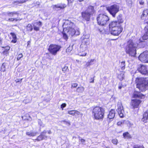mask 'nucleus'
<instances>
[{
  "label": "nucleus",
  "mask_w": 148,
  "mask_h": 148,
  "mask_svg": "<svg viewBox=\"0 0 148 148\" xmlns=\"http://www.w3.org/2000/svg\"><path fill=\"white\" fill-rule=\"evenodd\" d=\"M137 87L142 92L144 91L148 88V78H138L136 80Z\"/></svg>",
  "instance_id": "f257e3e1"
},
{
  "label": "nucleus",
  "mask_w": 148,
  "mask_h": 148,
  "mask_svg": "<svg viewBox=\"0 0 148 148\" xmlns=\"http://www.w3.org/2000/svg\"><path fill=\"white\" fill-rule=\"evenodd\" d=\"M104 110L102 108L96 107L92 110V114L95 119H99L103 117Z\"/></svg>",
  "instance_id": "f03ea898"
},
{
  "label": "nucleus",
  "mask_w": 148,
  "mask_h": 148,
  "mask_svg": "<svg viewBox=\"0 0 148 148\" xmlns=\"http://www.w3.org/2000/svg\"><path fill=\"white\" fill-rule=\"evenodd\" d=\"M106 10L111 14L112 16L115 17L116 14L118 12L119 9V7L116 4H114L110 6L106 7Z\"/></svg>",
  "instance_id": "7ed1b4c3"
},
{
  "label": "nucleus",
  "mask_w": 148,
  "mask_h": 148,
  "mask_svg": "<svg viewBox=\"0 0 148 148\" xmlns=\"http://www.w3.org/2000/svg\"><path fill=\"white\" fill-rule=\"evenodd\" d=\"M97 22L99 25H103L106 24L109 21L108 17L104 14H100L97 18Z\"/></svg>",
  "instance_id": "20e7f679"
},
{
  "label": "nucleus",
  "mask_w": 148,
  "mask_h": 148,
  "mask_svg": "<svg viewBox=\"0 0 148 148\" xmlns=\"http://www.w3.org/2000/svg\"><path fill=\"white\" fill-rule=\"evenodd\" d=\"M61 47L60 46L56 45H51L48 49L50 52L53 55H56Z\"/></svg>",
  "instance_id": "39448f33"
},
{
  "label": "nucleus",
  "mask_w": 148,
  "mask_h": 148,
  "mask_svg": "<svg viewBox=\"0 0 148 148\" xmlns=\"http://www.w3.org/2000/svg\"><path fill=\"white\" fill-rule=\"evenodd\" d=\"M138 45V43H134L130 41V55L134 56L136 53V48Z\"/></svg>",
  "instance_id": "423d86ee"
},
{
  "label": "nucleus",
  "mask_w": 148,
  "mask_h": 148,
  "mask_svg": "<svg viewBox=\"0 0 148 148\" xmlns=\"http://www.w3.org/2000/svg\"><path fill=\"white\" fill-rule=\"evenodd\" d=\"M139 59L143 62H148V51H145L141 53L138 57Z\"/></svg>",
  "instance_id": "0eeeda50"
},
{
  "label": "nucleus",
  "mask_w": 148,
  "mask_h": 148,
  "mask_svg": "<svg viewBox=\"0 0 148 148\" xmlns=\"http://www.w3.org/2000/svg\"><path fill=\"white\" fill-rule=\"evenodd\" d=\"M111 30V33L114 36L118 35L122 31L123 29L121 26L110 29Z\"/></svg>",
  "instance_id": "6e6552de"
},
{
  "label": "nucleus",
  "mask_w": 148,
  "mask_h": 148,
  "mask_svg": "<svg viewBox=\"0 0 148 148\" xmlns=\"http://www.w3.org/2000/svg\"><path fill=\"white\" fill-rule=\"evenodd\" d=\"M87 49V45L86 44L83 43L81 44L80 46V52L79 53V55L80 56H85L86 54V53L85 51Z\"/></svg>",
  "instance_id": "1a4fd4ad"
},
{
  "label": "nucleus",
  "mask_w": 148,
  "mask_h": 148,
  "mask_svg": "<svg viewBox=\"0 0 148 148\" xmlns=\"http://www.w3.org/2000/svg\"><path fill=\"white\" fill-rule=\"evenodd\" d=\"M66 5L64 3H60L52 6L53 9L55 10L58 11L66 8Z\"/></svg>",
  "instance_id": "9d476101"
},
{
  "label": "nucleus",
  "mask_w": 148,
  "mask_h": 148,
  "mask_svg": "<svg viewBox=\"0 0 148 148\" xmlns=\"http://www.w3.org/2000/svg\"><path fill=\"white\" fill-rule=\"evenodd\" d=\"M116 110L121 117H122L123 116V108L122 106V104L121 102H118L117 104V108Z\"/></svg>",
  "instance_id": "9b49d317"
},
{
  "label": "nucleus",
  "mask_w": 148,
  "mask_h": 148,
  "mask_svg": "<svg viewBox=\"0 0 148 148\" xmlns=\"http://www.w3.org/2000/svg\"><path fill=\"white\" fill-rule=\"evenodd\" d=\"M64 31L69 36H72L74 35V29L70 27L67 28H64Z\"/></svg>",
  "instance_id": "f8f14e48"
},
{
  "label": "nucleus",
  "mask_w": 148,
  "mask_h": 148,
  "mask_svg": "<svg viewBox=\"0 0 148 148\" xmlns=\"http://www.w3.org/2000/svg\"><path fill=\"white\" fill-rule=\"evenodd\" d=\"M141 101L138 99H133L132 100V106L133 107V108H136L138 107V106L141 103Z\"/></svg>",
  "instance_id": "ddd939ff"
},
{
  "label": "nucleus",
  "mask_w": 148,
  "mask_h": 148,
  "mask_svg": "<svg viewBox=\"0 0 148 148\" xmlns=\"http://www.w3.org/2000/svg\"><path fill=\"white\" fill-rule=\"evenodd\" d=\"M138 70L143 74H146L147 73L146 67L145 66L140 65L138 67Z\"/></svg>",
  "instance_id": "4468645a"
},
{
  "label": "nucleus",
  "mask_w": 148,
  "mask_h": 148,
  "mask_svg": "<svg viewBox=\"0 0 148 148\" xmlns=\"http://www.w3.org/2000/svg\"><path fill=\"white\" fill-rule=\"evenodd\" d=\"M81 14L82 18L85 20L87 21L89 20L90 15L88 12L86 11L82 12Z\"/></svg>",
  "instance_id": "2eb2a0df"
},
{
  "label": "nucleus",
  "mask_w": 148,
  "mask_h": 148,
  "mask_svg": "<svg viewBox=\"0 0 148 148\" xmlns=\"http://www.w3.org/2000/svg\"><path fill=\"white\" fill-rule=\"evenodd\" d=\"M132 97L134 98H140L141 99H144L145 96L142 94L140 92L135 91Z\"/></svg>",
  "instance_id": "dca6fc26"
},
{
  "label": "nucleus",
  "mask_w": 148,
  "mask_h": 148,
  "mask_svg": "<svg viewBox=\"0 0 148 148\" xmlns=\"http://www.w3.org/2000/svg\"><path fill=\"white\" fill-rule=\"evenodd\" d=\"M121 25L117 21H113L109 24L110 29H112L114 28L118 27H121Z\"/></svg>",
  "instance_id": "f3484780"
},
{
  "label": "nucleus",
  "mask_w": 148,
  "mask_h": 148,
  "mask_svg": "<svg viewBox=\"0 0 148 148\" xmlns=\"http://www.w3.org/2000/svg\"><path fill=\"white\" fill-rule=\"evenodd\" d=\"M46 132L45 131H44L43 132L41 133L37 138V140L38 141L42 140L44 139H45L47 138V136H46Z\"/></svg>",
  "instance_id": "a211bd4d"
},
{
  "label": "nucleus",
  "mask_w": 148,
  "mask_h": 148,
  "mask_svg": "<svg viewBox=\"0 0 148 148\" xmlns=\"http://www.w3.org/2000/svg\"><path fill=\"white\" fill-rule=\"evenodd\" d=\"M142 121L145 123L148 122V112H146L144 114Z\"/></svg>",
  "instance_id": "6ab92c4d"
},
{
  "label": "nucleus",
  "mask_w": 148,
  "mask_h": 148,
  "mask_svg": "<svg viewBox=\"0 0 148 148\" xmlns=\"http://www.w3.org/2000/svg\"><path fill=\"white\" fill-rule=\"evenodd\" d=\"M115 115V112L114 110L112 109L110 112L108 118L110 119H113Z\"/></svg>",
  "instance_id": "aec40b11"
},
{
  "label": "nucleus",
  "mask_w": 148,
  "mask_h": 148,
  "mask_svg": "<svg viewBox=\"0 0 148 148\" xmlns=\"http://www.w3.org/2000/svg\"><path fill=\"white\" fill-rule=\"evenodd\" d=\"M86 11L88 12L90 15L93 14L94 12L93 7L91 6H89L87 10Z\"/></svg>",
  "instance_id": "412c9836"
},
{
  "label": "nucleus",
  "mask_w": 148,
  "mask_h": 148,
  "mask_svg": "<svg viewBox=\"0 0 148 148\" xmlns=\"http://www.w3.org/2000/svg\"><path fill=\"white\" fill-rule=\"evenodd\" d=\"M118 21H117V22L119 23L120 24L122 23L123 22V20L122 18V15L120 14L117 17Z\"/></svg>",
  "instance_id": "4be33fe9"
},
{
  "label": "nucleus",
  "mask_w": 148,
  "mask_h": 148,
  "mask_svg": "<svg viewBox=\"0 0 148 148\" xmlns=\"http://www.w3.org/2000/svg\"><path fill=\"white\" fill-rule=\"evenodd\" d=\"M37 132H26V135L29 136H35L37 134Z\"/></svg>",
  "instance_id": "5701e85b"
},
{
  "label": "nucleus",
  "mask_w": 148,
  "mask_h": 148,
  "mask_svg": "<svg viewBox=\"0 0 148 148\" xmlns=\"http://www.w3.org/2000/svg\"><path fill=\"white\" fill-rule=\"evenodd\" d=\"M33 29V27L30 24H29L26 27V29L28 32H31Z\"/></svg>",
  "instance_id": "b1692460"
},
{
  "label": "nucleus",
  "mask_w": 148,
  "mask_h": 148,
  "mask_svg": "<svg viewBox=\"0 0 148 148\" xmlns=\"http://www.w3.org/2000/svg\"><path fill=\"white\" fill-rule=\"evenodd\" d=\"M124 77V72L122 71L121 73L118 76V77L120 80H122Z\"/></svg>",
  "instance_id": "393cba45"
},
{
  "label": "nucleus",
  "mask_w": 148,
  "mask_h": 148,
  "mask_svg": "<svg viewBox=\"0 0 148 148\" xmlns=\"http://www.w3.org/2000/svg\"><path fill=\"white\" fill-rule=\"evenodd\" d=\"M123 138L125 139H128L130 138V134L128 132H125L123 134Z\"/></svg>",
  "instance_id": "a878e982"
},
{
  "label": "nucleus",
  "mask_w": 148,
  "mask_h": 148,
  "mask_svg": "<svg viewBox=\"0 0 148 148\" xmlns=\"http://www.w3.org/2000/svg\"><path fill=\"white\" fill-rule=\"evenodd\" d=\"M28 0H22V1H21L20 0H18L17 1H15L14 4L16 5H17L19 3H23L25 2Z\"/></svg>",
  "instance_id": "bb28decb"
},
{
  "label": "nucleus",
  "mask_w": 148,
  "mask_h": 148,
  "mask_svg": "<svg viewBox=\"0 0 148 148\" xmlns=\"http://www.w3.org/2000/svg\"><path fill=\"white\" fill-rule=\"evenodd\" d=\"M125 51L127 53L130 54V43L128 42H127V45L125 47Z\"/></svg>",
  "instance_id": "cd10ccee"
},
{
  "label": "nucleus",
  "mask_w": 148,
  "mask_h": 148,
  "mask_svg": "<svg viewBox=\"0 0 148 148\" xmlns=\"http://www.w3.org/2000/svg\"><path fill=\"white\" fill-rule=\"evenodd\" d=\"M148 14V10H145L143 11V13L141 16V18L146 16Z\"/></svg>",
  "instance_id": "c85d7f7f"
},
{
  "label": "nucleus",
  "mask_w": 148,
  "mask_h": 148,
  "mask_svg": "<svg viewBox=\"0 0 148 148\" xmlns=\"http://www.w3.org/2000/svg\"><path fill=\"white\" fill-rule=\"evenodd\" d=\"M84 90V88L82 86H81L78 87L77 89V91L78 92H83Z\"/></svg>",
  "instance_id": "c756f323"
},
{
  "label": "nucleus",
  "mask_w": 148,
  "mask_h": 148,
  "mask_svg": "<svg viewBox=\"0 0 148 148\" xmlns=\"http://www.w3.org/2000/svg\"><path fill=\"white\" fill-rule=\"evenodd\" d=\"M8 15L10 16H13L14 14H17L18 13L17 12H8Z\"/></svg>",
  "instance_id": "7c9ffc66"
},
{
  "label": "nucleus",
  "mask_w": 148,
  "mask_h": 148,
  "mask_svg": "<svg viewBox=\"0 0 148 148\" xmlns=\"http://www.w3.org/2000/svg\"><path fill=\"white\" fill-rule=\"evenodd\" d=\"M125 61H122L121 62L120 67L121 70H123L125 68Z\"/></svg>",
  "instance_id": "2f4dec72"
},
{
  "label": "nucleus",
  "mask_w": 148,
  "mask_h": 148,
  "mask_svg": "<svg viewBox=\"0 0 148 148\" xmlns=\"http://www.w3.org/2000/svg\"><path fill=\"white\" fill-rule=\"evenodd\" d=\"M69 70L68 66H65L62 68V71L64 73H65L66 71H68Z\"/></svg>",
  "instance_id": "473e14b6"
},
{
  "label": "nucleus",
  "mask_w": 148,
  "mask_h": 148,
  "mask_svg": "<svg viewBox=\"0 0 148 148\" xmlns=\"http://www.w3.org/2000/svg\"><path fill=\"white\" fill-rule=\"evenodd\" d=\"M63 38L66 40H67L68 38V37L69 36L66 33H65L63 31Z\"/></svg>",
  "instance_id": "72a5a7b5"
},
{
  "label": "nucleus",
  "mask_w": 148,
  "mask_h": 148,
  "mask_svg": "<svg viewBox=\"0 0 148 148\" xmlns=\"http://www.w3.org/2000/svg\"><path fill=\"white\" fill-rule=\"evenodd\" d=\"M68 113L70 114H71L73 115H75V110H72L68 111Z\"/></svg>",
  "instance_id": "f704fd0d"
},
{
  "label": "nucleus",
  "mask_w": 148,
  "mask_h": 148,
  "mask_svg": "<svg viewBox=\"0 0 148 148\" xmlns=\"http://www.w3.org/2000/svg\"><path fill=\"white\" fill-rule=\"evenodd\" d=\"M125 85H124L122 84V82H120L119 84L118 88L119 89H121L122 88L124 87Z\"/></svg>",
  "instance_id": "c9c22d12"
},
{
  "label": "nucleus",
  "mask_w": 148,
  "mask_h": 148,
  "mask_svg": "<svg viewBox=\"0 0 148 148\" xmlns=\"http://www.w3.org/2000/svg\"><path fill=\"white\" fill-rule=\"evenodd\" d=\"M33 27L34 29L36 31H38L39 30V27H37L36 25H35V24L33 25Z\"/></svg>",
  "instance_id": "e433bc0d"
},
{
  "label": "nucleus",
  "mask_w": 148,
  "mask_h": 148,
  "mask_svg": "<svg viewBox=\"0 0 148 148\" xmlns=\"http://www.w3.org/2000/svg\"><path fill=\"white\" fill-rule=\"evenodd\" d=\"M34 24H35V25H36L38 26L39 27H41L42 25V22L40 21L35 23Z\"/></svg>",
  "instance_id": "4c0bfd02"
},
{
  "label": "nucleus",
  "mask_w": 148,
  "mask_h": 148,
  "mask_svg": "<svg viewBox=\"0 0 148 148\" xmlns=\"http://www.w3.org/2000/svg\"><path fill=\"white\" fill-rule=\"evenodd\" d=\"M124 121H125L124 120H121V121H120L117 123V124L118 126H121V125L124 123Z\"/></svg>",
  "instance_id": "58836bf2"
},
{
  "label": "nucleus",
  "mask_w": 148,
  "mask_h": 148,
  "mask_svg": "<svg viewBox=\"0 0 148 148\" xmlns=\"http://www.w3.org/2000/svg\"><path fill=\"white\" fill-rule=\"evenodd\" d=\"M38 124L42 127H44L45 126L44 124L40 120H38Z\"/></svg>",
  "instance_id": "ea45409f"
},
{
  "label": "nucleus",
  "mask_w": 148,
  "mask_h": 148,
  "mask_svg": "<svg viewBox=\"0 0 148 148\" xmlns=\"http://www.w3.org/2000/svg\"><path fill=\"white\" fill-rule=\"evenodd\" d=\"M72 50V48L69 47L66 49V52L68 53H69Z\"/></svg>",
  "instance_id": "a19ab883"
},
{
  "label": "nucleus",
  "mask_w": 148,
  "mask_h": 148,
  "mask_svg": "<svg viewBox=\"0 0 148 148\" xmlns=\"http://www.w3.org/2000/svg\"><path fill=\"white\" fill-rule=\"evenodd\" d=\"M76 114L77 115H80L81 116H83V114L82 113L77 111L75 110V114Z\"/></svg>",
  "instance_id": "79ce46f5"
},
{
  "label": "nucleus",
  "mask_w": 148,
  "mask_h": 148,
  "mask_svg": "<svg viewBox=\"0 0 148 148\" xmlns=\"http://www.w3.org/2000/svg\"><path fill=\"white\" fill-rule=\"evenodd\" d=\"M117 142V140L116 139H114L112 140V142L114 144L116 145Z\"/></svg>",
  "instance_id": "37998d69"
},
{
  "label": "nucleus",
  "mask_w": 148,
  "mask_h": 148,
  "mask_svg": "<svg viewBox=\"0 0 148 148\" xmlns=\"http://www.w3.org/2000/svg\"><path fill=\"white\" fill-rule=\"evenodd\" d=\"M74 35H78L79 34L80 32L78 30H75L74 29Z\"/></svg>",
  "instance_id": "c03bdc74"
},
{
  "label": "nucleus",
  "mask_w": 148,
  "mask_h": 148,
  "mask_svg": "<svg viewBox=\"0 0 148 148\" xmlns=\"http://www.w3.org/2000/svg\"><path fill=\"white\" fill-rule=\"evenodd\" d=\"M10 34L12 36L13 38H16V36L14 33L11 32Z\"/></svg>",
  "instance_id": "a18cd8bd"
},
{
  "label": "nucleus",
  "mask_w": 148,
  "mask_h": 148,
  "mask_svg": "<svg viewBox=\"0 0 148 148\" xmlns=\"http://www.w3.org/2000/svg\"><path fill=\"white\" fill-rule=\"evenodd\" d=\"M133 148H144L143 146H139L138 145H135Z\"/></svg>",
  "instance_id": "49530a36"
},
{
  "label": "nucleus",
  "mask_w": 148,
  "mask_h": 148,
  "mask_svg": "<svg viewBox=\"0 0 148 148\" xmlns=\"http://www.w3.org/2000/svg\"><path fill=\"white\" fill-rule=\"evenodd\" d=\"M66 104L65 103H62L61 106V108L62 109V110H63V108L66 107Z\"/></svg>",
  "instance_id": "de8ad7c7"
},
{
  "label": "nucleus",
  "mask_w": 148,
  "mask_h": 148,
  "mask_svg": "<svg viewBox=\"0 0 148 148\" xmlns=\"http://www.w3.org/2000/svg\"><path fill=\"white\" fill-rule=\"evenodd\" d=\"M23 57V55L22 54H20L18 55L17 58V60H19L21 58Z\"/></svg>",
  "instance_id": "09e8293b"
},
{
  "label": "nucleus",
  "mask_w": 148,
  "mask_h": 148,
  "mask_svg": "<svg viewBox=\"0 0 148 148\" xmlns=\"http://www.w3.org/2000/svg\"><path fill=\"white\" fill-rule=\"evenodd\" d=\"M78 84L76 83H73L71 85V88H75L77 87V86Z\"/></svg>",
  "instance_id": "8fccbe9b"
},
{
  "label": "nucleus",
  "mask_w": 148,
  "mask_h": 148,
  "mask_svg": "<svg viewBox=\"0 0 148 148\" xmlns=\"http://www.w3.org/2000/svg\"><path fill=\"white\" fill-rule=\"evenodd\" d=\"M30 101L31 100H27V99H25L23 101V102L25 103H26L30 102Z\"/></svg>",
  "instance_id": "3c124183"
},
{
  "label": "nucleus",
  "mask_w": 148,
  "mask_h": 148,
  "mask_svg": "<svg viewBox=\"0 0 148 148\" xmlns=\"http://www.w3.org/2000/svg\"><path fill=\"white\" fill-rule=\"evenodd\" d=\"M79 140H81V142L82 143H83L85 141L84 139H81V137L79 136Z\"/></svg>",
  "instance_id": "603ef678"
},
{
  "label": "nucleus",
  "mask_w": 148,
  "mask_h": 148,
  "mask_svg": "<svg viewBox=\"0 0 148 148\" xmlns=\"http://www.w3.org/2000/svg\"><path fill=\"white\" fill-rule=\"evenodd\" d=\"M1 67L3 69V71L4 72L5 71V66L4 65V63H3L2 64Z\"/></svg>",
  "instance_id": "864d4df0"
},
{
  "label": "nucleus",
  "mask_w": 148,
  "mask_h": 148,
  "mask_svg": "<svg viewBox=\"0 0 148 148\" xmlns=\"http://www.w3.org/2000/svg\"><path fill=\"white\" fill-rule=\"evenodd\" d=\"M35 4V6H39L40 5V2L39 1H36Z\"/></svg>",
  "instance_id": "5fc2aeb1"
},
{
  "label": "nucleus",
  "mask_w": 148,
  "mask_h": 148,
  "mask_svg": "<svg viewBox=\"0 0 148 148\" xmlns=\"http://www.w3.org/2000/svg\"><path fill=\"white\" fill-rule=\"evenodd\" d=\"M14 20H15L16 21H17V19H16V18L14 19V18H9L8 20V21H14Z\"/></svg>",
  "instance_id": "6e6d98bb"
},
{
  "label": "nucleus",
  "mask_w": 148,
  "mask_h": 148,
  "mask_svg": "<svg viewBox=\"0 0 148 148\" xmlns=\"http://www.w3.org/2000/svg\"><path fill=\"white\" fill-rule=\"evenodd\" d=\"M145 30L146 31L145 33L148 34V25L145 27Z\"/></svg>",
  "instance_id": "4d7b16f0"
},
{
  "label": "nucleus",
  "mask_w": 148,
  "mask_h": 148,
  "mask_svg": "<svg viewBox=\"0 0 148 148\" xmlns=\"http://www.w3.org/2000/svg\"><path fill=\"white\" fill-rule=\"evenodd\" d=\"M3 53L4 55H6L8 53V51H7V50H4Z\"/></svg>",
  "instance_id": "13d9d810"
},
{
  "label": "nucleus",
  "mask_w": 148,
  "mask_h": 148,
  "mask_svg": "<svg viewBox=\"0 0 148 148\" xmlns=\"http://www.w3.org/2000/svg\"><path fill=\"white\" fill-rule=\"evenodd\" d=\"M139 3L140 4L142 5H143L144 4V2L142 0H140L139 1Z\"/></svg>",
  "instance_id": "bf43d9fd"
},
{
  "label": "nucleus",
  "mask_w": 148,
  "mask_h": 148,
  "mask_svg": "<svg viewBox=\"0 0 148 148\" xmlns=\"http://www.w3.org/2000/svg\"><path fill=\"white\" fill-rule=\"evenodd\" d=\"M11 42L14 43H16V38H13Z\"/></svg>",
  "instance_id": "052dcab7"
},
{
  "label": "nucleus",
  "mask_w": 148,
  "mask_h": 148,
  "mask_svg": "<svg viewBox=\"0 0 148 148\" xmlns=\"http://www.w3.org/2000/svg\"><path fill=\"white\" fill-rule=\"evenodd\" d=\"M10 47L9 46H7L5 47V50H7V51H8L10 49Z\"/></svg>",
  "instance_id": "680f3d73"
},
{
  "label": "nucleus",
  "mask_w": 148,
  "mask_h": 148,
  "mask_svg": "<svg viewBox=\"0 0 148 148\" xmlns=\"http://www.w3.org/2000/svg\"><path fill=\"white\" fill-rule=\"evenodd\" d=\"M94 60H95L94 59H91L90 60V61L89 62L90 64L91 65V64H92V63L94 61Z\"/></svg>",
  "instance_id": "e2e57ef3"
},
{
  "label": "nucleus",
  "mask_w": 148,
  "mask_h": 148,
  "mask_svg": "<svg viewBox=\"0 0 148 148\" xmlns=\"http://www.w3.org/2000/svg\"><path fill=\"white\" fill-rule=\"evenodd\" d=\"M90 65V64L89 63V62H87L86 64V66L87 67L88 66Z\"/></svg>",
  "instance_id": "0e129e2a"
},
{
  "label": "nucleus",
  "mask_w": 148,
  "mask_h": 148,
  "mask_svg": "<svg viewBox=\"0 0 148 148\" xmlns=\"http://www.w3.org/2000/svg\"><path fill=\"white\" fill-rule=\"evenodd\" d=\"M16 82H20V81L18 80V79H17L16 80Z\"/></svg>",
  "instance_id": "69168bd1"
},
{
  "label": "nucleus",
  "mask_w": 148,
  "mask_h": 148,
  "mask_svg": "<svg viewBox=\"0 0 148 148\" xmlns=\"http://www.w3.org/2000/svg\"><path fill=\"white\" fill-rule=\"evenodd\" d=\"M94 82V79H92V80L90 82L93 83Z\"/></svg>",
  "instance_id": "338daca9"
},
{
  "label": "nucleus",
  "mask_w": 148,
  "mask_h": 148,
  "mask_svg": "<svg viewBox=\"0 0 148 148\" xmlns=\"http://www.w3.org/2000/svg\"><path fill=\"white\" fill-rule=\"evenodd\" d=\"M48 133L49 134H50L51 133V131L49 130L48 132Z\"/></svg>",
  "instance_id": "774afa93"
}]
</instances>
